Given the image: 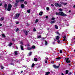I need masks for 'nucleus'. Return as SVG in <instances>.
<instances>
[{
  "instance_id": "1",
  "label": "nucleus",
  "mask_w": 75,
  "mask_h": 75,
  "mask_svg": "<svg viewBox=\"0 0 75 75\" xmlns=\"http://www.w3.org/2000/svg\"><path fill=\"white\" fill-rule=\"evenodd\" d=\"M8 8H7V11H11V8H12V5L11 4H9L8 5Z\"/></svg>"
},
{
  "instance_id": "2",
  "label": "nucleus",
  "mask_w": 75,
  "mask_h": 75,
  "mask_svg": "<svg viewBox=\"0 0 75 75\" xmlns=\"http://www.w3.org/2000/svg\"><path fill=\"white\" fill-rule=\"evenodd\" d=\"M20 15V14L17 13L14 16L13 18L15 19H17L19 17V16Z\"/></svg>"
},
{
  "instance_id": "3",
  "label": "nucleus",
  "mask_w": 75,
  "mask_h": 75,
  "mask_svg": "<svg viewBox=\"0 0 75 75\" xmlns=\"http://www.w3.org/2000/svg\"><path fill=\"white\" fill-rule=\"evenodd\" d=\"M54 6L57 7H61L62 6V5L61 4L59 5L58 3H56L54 4Z\"/></svg>"
},
{
  "instance_id": "4",
  "label": "nucleus",
  "mask_w": 75,
  "mask_h": 75,
  "mask_svg": "<svg viewBox=\"0 0 75 75\" xmlns=\"http://www.w3.org/2000/svg\"><path fill=\"white\" fill-rule=\"evenodd\" d=\"M23 31L25 35H28V33H29V31H27V30H23Z\"/></svg>"
},
{
  "instance_id": "5",
  "label": "nucleus",
  "mask_w": 75,
  "mask_h": 75,
  "mask_svg": "<svg viewBox=\"0 0 75 75\" xmlns=\"http://www.w3.org/2000/svg\"><path fill=\"white\" fill-rule=\"evenodd\" d=\"M65 59L66 60V62L67 63H70L71 62V61H70V60H69V58H65Z\"/></svg>"
},
{
  "instance_id": "6",
  "label": "nucleus",
  "mask_w": 75,
  "mask_h": 75,
  "mask_svg": "<svg viewBox=\"0 0 75 75\" xmlns=\"http://www.w3.org/2000/svg\"><path fill=\"white\" fill-rule=\"evenodd\" d=\"M53 67L54 68L56 69L57 68H59V66H56V65H53Z\"/></svg>"
},
{
  "instance_id": "7",
  "label": "nucleus",
  "mask_w": 75,
  "mask_h": 75,
  "mask_svg": "<svg viewBox=\"0 0 75 75\" xmlns=\"http://www.w3.org/2000/svg\"><path fill=\"white\" fill-rule=\"evenodd\" d=\"M59 16H63L64 14V12H59Z\"/></svg>"
},
{
  "instance_id": "8",
  "label": "nucleus",
  "mask_w": 75,
  "mask_h": 75,
  "mask_svg": "<svg viewBox=\"0 0 75 75\" xmlns=\"http://www.w3.org/2000/svg\"><path fill=\"white\" fill-rule=\"evenodd\" d=\"M4 8L6 10H7V5L6 4H4Z\"/></svg>"
},
{
  "instance_id": "9",
  "label": "nucleus",
  "mask_w": 75,
  "mask_h": 75,
  "mask_svg": "<svg viewBox=\"0 0 75 75\" xmlns=\"http://www.w3.org/2000/svg\"><path fill=\"white\" fill-rule=\"evenodd\" d=\"M43 13V12L42 11H40L39 13V14L40 16H42V14Z\"/></svg>"
},
{
  "instance_id": "10",
  "label": "nucleus",
  "mask_w": 75,
  "mask_h": 75,
  "mask_svg": "<svg viewBox=\"0 0 75 75\" xmlns=\"http://www.w3.org/2000/svg\"><path fill=\"white\" fill-rule=\"evenodd\" d=\"M4 20V17L3 16L1 18L0 21H3Z\"/></svg>"
},
{
  "instance_id": "11",
  "label": "nucleus",
  "mask_w": 75,
  "mask_h": 75,
  "mask_svg": "<svg viewBox=\"0 0 75 75\" xmlns=\"http://www.w3.org/2000/svg\"><path fill=\"white\" fill-rule=\"evenodd\" d=\"M21 8H24L25 7V5H24V4H21Z\"/></svg>"
},
{
  "instance_id": "12",
  "label": "nucleus",
  "mask_w": 75,
  "mask_h": 75,
  "mask_svg": "<svg viewBox=\"0 0 75 75\" xmlns=\"http://www.w3.org/2000/svg\"><path fill=\"white\" fill-rule=\"evenodd\" d=\"M63 38H64L63 39V41H65V40H66V36L65 35L64 37H63Z\"/></svg>"
},
{
  "instance_id": "13",
  "label": "nucleus",
  "mask_w": 75,
  "mask_h": 75,
  "mask_svg": "<svg viewBox=\"0 0 75 75\" xmlns=\"http://www.w3.org/2000/svg\"><path fill=\"white\" fill-rule=\"evenodd\" d=\"M20 47L21 48V50H24V48H23V46L22 45L20 46Z\"/></svg>"
},
{
  "instance_id": "14",
  "label": "nucleus",
  "mask_w": 75,
  "mask_h": 75,
  "mask_svg": "<svg viewBox=\"0 0 75 75\" xmlns=\"http://www.w3.org/2000/svg\"><path fill=\"white\" fill-rule=\"evenodd\" d=\"M54 27L56 29V30H58V26H57V25H54Z\"/></svg>"
},
{
  "instance_id": "15",
  "label": "nucleus",
  "mask_w": 75,
  "mask_h": 75,
  "mask_svg": "<svg viewBox=\"0 0 75 75\" xmlns=\"http://www.w3.org/2000/svg\"><path fill=\"white\" fill-rule=\"evenodd\" d=\"M65 72H66V73H65L66 74H68V72H69V70H66L65 71Z\"/></svg>"
},
{
  "instance_id": "16",
  "label": "nucleus",
  "mask_w": 75,
  "mask_h": 75,
  "mask_svg": "<svg viewBox=\"0 0 75 75\" xmlns=\"http://www.w3.org/2000/svg\"><path fill=\"white\" fill-rule=\"evenodd\" d=\"M14 6L15 7H17V6H18V3H17V2H16L14 4Z\"/></svg>"
},
{
  "instance_id": "17",
  "label": "nucleus",
  "mask_w": 75,
  "mask_h": 75,
  "mask_svg": "<svg viewBox=\"0 0 75 75\" xmlns=\"http://www.w3.org/2000/svg\"><path fill=\"white\" fill-rule=\"evenodd\" d=\"M50 74V71H47L45 75H49Z\"/></svg>"
},
{
  "instance_id": "18",
  "label": "nucleus",
  "mask_w": 75,
  "mask_h": 75,
  "mask_svg": "<svg viewBox=\"0 0 75 75\" xmlns=\"http://www.w3.org/2000/svg\"><path fill=\"white\" fill-rule=\"evenodd\" d=\"M31 9H29L28 10H27V12L28 13H30L31 12L30 11H31Z\"/></svg>"
},
{
  "instance_id": "19",
  "label": "nucleus",
  "mask_w": 75,
  "mask_h": 75,
  "mask_svg": "<svg viewBox=\"0 0 75 75\" xmlns=\"http://www.w3.org/2000/svg\"><path fill=\"white\" fill-rule=\"evenodd\" d=\"M61 4H63V5H67V3H64L63 2H61Z\"/></svg>"
},
{
  "instance_id": "20",
  "label": "nucleus",
  "mask_w": 75,
  "mask_h": 75,
  "mask_svg": "<svg viewBox=\"0 0 75 75\" xmlns=\"http://www.w3.org/2000/svg\"><path fill=\"white\" fill-rule=\"evenodd\" d=\"M35 46L34 45H33L32 47V49H35Z\"/></svg>"
},
{
  "instance_id": "21",
  "label": "nucleus",
  "mask_w": 75,
  "mask_h": 75,
  "mask_svg": "<svg viewBox=\"0 0 75 75\" xmlns=\"http://www.w3.org/2000/svg\"><path fill=\"white\" fill-rule=\"evenodd\" d=\"M56 40H58L59 39V37L57 36L56 38Z\"/></svg>"
},
{
  "instance_id": "22",
  "label": "nucleus",
  "mask_w": 75,
  "mask_h": 75,
  "mask_svg": "<svg viewBox=\"0 0 75 75\" xmlns=\"http://www.w3.org/2000/svg\"><path fill=\"white\" fill-rule=\"evenodd\" d=\"M45 45H47V44H48V42H47V41L46 40H45Z\"/></svg>"
},
{
  "instance_id": "23",
  "label": "nucleus",
  "mask_w": 75,
  "mask_h": 75,
  "mask_svg": "<svg viewBox=\"0 0 75 75\" xmlns=\"http://www.w3.org/2000/svg\"><path fill=\"white\" fill-rule=\"evenodd\" d=\"M14 54L16 55H17L18 54V53H17V51H15L14 52Z\"/></svg>"
},
{
  "instance_id": "24",
  "label": "nucleus",
  "mask_w": 75,
  "mask_h": 75,
  "mask_svg": "<svg viewBox=\"0 0 75 75\" xmlns=\"http://www.w3.org/2000/svg\"><path fill=\"white\" fill-rule=\"evenodd\" d=\"M38 60V59L37 58H34V61H37Z\"/></svg>"
},
{
  "instance_id": "25",
  "label": "nucleus",
  "mask_w": 75,
  "mask_h": 75,
  "mask_svg": "<svg viewBox=\"0 0 75 75\" xmlns=\"http://www.w3.org/2000/svg\"><path fill=\"white\" fill-rule=\"evenodd\" d=\"M55 21H51L50 22V23H51V24H53V23H55Z\"/></svg>"
},
{
  "instance_id": "26",
  "label": "nucleus",
  "mask_w": 75,
  "mask_h": 75,
  "mask_svg": "<svg viewBox=\"0 0 75 75\" xmlns=\"http://www.w3.org/2000/svg\"><path fill=\"white\" fill-rule=\"evenodd\" d=\"M35 65V64H34V63L32 64L31 67L32 68H33V67H34Z\"/></svg>"
},
{
  "instance_id": "27",
  "label": "nucleus",
  "mask_w": 75,
  "mask_h": 75,
  "mask_svg": "<svg viewBox=\"0 0 75 75\" xmlns=\"http://www.w3.org/2000/svg\"><path fill=\"white\" fill-rule=\"evenodd\" d=\"M61 59V58L60 57L56 58V59Z\"/></svg>"
},
{
  "instance_id": "28",
  "label": "nucleus",
  "mask_w": 75,
  "mask_h": 75,
  "mask_svg": "<svg viewBox=\"0 0 75 75\" xmlns=\"http://www.w3.org/2000/svg\"><path fill=\"white\" fill-rule=\"evenodd\" d=\"M28 50H32V47H28Z\"/></svg>"
},
{
  "instance_id": "29",
  "label": "nucleus",
  "mask_w": 75,
  "mask_h": 75,
  "mask_svg": "<svg viewBox=\"0 0 75 75\" xmlns=\"http://www.w3.org/2000/svg\"><path fill=\"white\" fill-rule=\"evenodd\" d=\"M12 44H13V43H12L11 42L9 43V46H10V47H11Z\"/></svg>"
},
{
  "instance_id": "30",
  "label": "nucleus",
  "mask_w": 75,
  "mask_h": 75,
  "mask_svg": "<svg viewBox=\"0 0 75 75\" xmlns=\"http://www.w3.org/2000/svg\"><path fill=\"white\" fill-rule=\"evenodd\" d=\"M38 19H37L36 20V21H35V23H37V22H38Z\"/></svg>"
},
{
  "instance_id": "31",
  "label": "nucleus",
  "mask_w": 75,
  "mask_h": 75,
  "mask_svg": "<svg viewBox=\"0 0 75 75\" xmlns=\"http://www.w3.org/2000/svg\"><path fill=\"white\" fill-rule=\"evenodd\" d=\"M63 16H65V17H66V16H67V14L64 13Z\"/></svg>"
},
{
  "instance_id": "32",
  "label": "nucleus",
  "mask_w": 75,
  "mask_h": 75,
  "mask_svg": "<svg viewBox=\"0 0 75 75\" xmlns=\"http://www.w3.org/2000/svg\"><path fill=\"white\" fill-rule=\"evenodd\" d=\"M2 36L3 37H4V38H5V37H6V36L4 34H2Z\"/></svg>"
},
{
  "instance_id": "33",
  "label": "nucleus",
  "mask_w": 75,
  "mask_h": 75,
  "mask_svg": "<svg viewBox=\"0 0 75 75\" xmlns=\"http://www.w3.org/2000/svg\"><path fill=\"white\" fill-rule=\"evenodd\" d=\"M19 1L20 0H16V3H18Z\"/></svg>"
},
{
  "instance_id": "34",
  "label": "nucleus",
  "mask_w": 75,
  "mask_h": 75,
  "mask_svg": "<svg viewBox=\"0 0 75 75\" xmlns=\"http://www.w3.org/2000/svg\"><path fill=\"white\" fill-rule=\"evenodd\" d=\"M18 31H19V29L18 28H17L16 30V32H18Z\"/></svg>"
},
{
  "instance_id": "35",
  "label": "nucleus",
  "mask_w": 75,
  "mask_h": 75,
  "mask_svg": "<svg viewBox=\"0 0 75 75\" xmlns=\"http://www.w3.org/2000/svg\"><path fill=\"white\" fill-rule=\"evenodd\" d=\"M41 38V35L38 36V38Z\"/></svg>"
},
{
  "instance_id": "36",
  "label": "nucleus",
  "mask_w": 75,
  "mask_h": 75,
  "mask_svg": "<svg viewBox=\"0 0 75 75\" xmlns=\"http://www.w3.org/2000/svg\"><path fill=\"white\" fill-rule=\"evenodd\" d=\"M16 24H19V22H18V21H16Z\"/></svg>"
},
{
  "instance_id": "37",
  "label": "nucleus",
  "mask_w": 75,
  "mask_h": 75,
  "mask_svg": "<svg viewBox=\"0 0 75 75\" xmlns=\"http://www.w3.org/2000/svg\"><path fill=\"white\" fill-rule=\"evenodd\" d=\"M56 13L57 16H58H58H59V13H58V12H56Z\"/></svg>"
},
{
  "instance_id": "38",
  "label": "nucleus",
  "mask_w": 75,
  "mask_h": 75,
  "mask_svg": "<svg viewBox=\"0 0 75 75\" xmlns=\"http://www.w3.org/2000/svg\"><path fill=\"white\" fill-rule=\"evenodd\" d=\"M24 3L25 4H27V1H25Z\"/></svg>"
},
{
  "instance_id": "39",
  "label": "nucleus",
  "mask_w": 75,
  "mask_h": 75,
  "mask_svg": "<svg viewBox=\"0 0 75 75\" xmlns=\"http://www.w3.org/2000/svg\"><path fill=\"white\" fill-rule=\"evenodd\" d=\"M12 41L13 42L15 41V39H14V38H13L12 39Z\"/></svg>"
},
{
  "instance_id": "40",
  "label": "nucleus",
  "mask_w": 75,
  "mask_h": 75,
  "mask_svg": "<svg viewBox=\"0 0 75 75\" xmlns=\"http://www.w3.org/2000/svg\"><path fill=\"white\" fill-rule=\"evenodd\" d=\"M11 65H13V66L14 65V64L13 63H11Z\"/></svg>"
},
{
  "instance_id": "41",
  "label": "nucleus",
  "mask_w": 75,
  "mask_h": 75,
  "mask_svg": "<svg viewBox=\"0 0 75 75\" xmlns=\"http://www.w3.org/2000/svg\"><path fill=\"white\" fill-rule=\"evenodd\" d=\"M32 54V52H30V53H29V55H31Z\"/></svg>"
},
{
  "instance_id": "42",
  "label": "nucleus",
  "mask_w": 75,
  "mask_h": 75,
  "mask_svg": "<svg viewBox=\"0 0 75 75\" xmlns=\"http://www.w3.org/2000/svg\"><path fill=\"white\" fill-rule=\"evenodd\" d=\"M55 20V18H52L51 19V20Z\"/></svg>"
},
{
  "instance_id": "43",
  "label": "nucleus",
  "mask_w": 75,
  "mask_h": 75,
  "mask_svg": "<svg viewBox=\"0 0 75 75\" xmlns=\"http://www.w3.org/2000/svg\"><path fill=\"white\" fill-rule=\"evenodd\" d=\"M71 74H72V72H69V75H71Z\"/></svg>"
},
{
  "instance_id": "44",
  "label": "nucleus",
  "mask_w": 75,
  "mask_h": 75,
  "mask_svg": "<svg viewBox=\"0 0 75 75\" xmlns=\"http://www.w3.org/2000/svg\"><path fill=\"white\" fill-rule=\"evenodd\" d=\"M33 31H36V29H35V28H34L33 29Z\"/></svg>"
},
{
  "instance_id": "45",
  "label": "nucleus",
  "mask_w": 75,
  "mask_h": 75,
  "mask_svg": "<svg viewBox=\"0 0 75 75\" xmlns=\"http://www.w3.org/2000/svg\"><path fill=\"white\" fill-rule=\"evenodd\" d=\"M57 34H59V35H60V34H59V32H58V31H57Z\"/></svg>"
},
{
  "instance_id": "46",
  "label": "nucleus",
  "mask_w": 75,
  "mask_h": 75,
  "mask_svg": "<svg viewBox=\"0 0 75 75\" xmlns=\"http://www.w3.org/2000/svg\"><path fill=\"white\" fill-rule=\"evenodd\" d=\"M46 9L47 10H50V8H49V7L47 8Z\"/></svg>"
},
{
  "instance_id": "47",
  "label": "nucleus",
  "mask_w": 75,
  "mask_h": 75,
  "mask_svg": "<svg viewBox=\"0 0 75 75\" xmlns=\"http://www.w3.org/2000/svg\"><path fill=\"white\" fill-rule=\"evenodd\" d=\"M57 42H58V43H60V40H57Z\"/></svg>"
},
{
  "instance_id": "48",
  "label": "nucleus",
  "mask_w": 75,
  "mask_h": 75,
  "mask_svg": "<svg viewBox=\"0 0 75 75\" xmlns=\"http://www.w3.org/2000/svg\"><path fill=\"white\" fill-rule=\"evenodd\" d=\"M59 52L60 53H62V50H60Z\"/></svg>"
},
{
  "instance_id": "49",
  "label": "nucleus",
  "mask_w": 75,
  "mask_h": 75,
  "mask_svg": "<svg viewBox=\"0 0 75 75\" xmlns=\"http://www.w3.org/2000/svg\"><path fill=\"white\" fill-rule=\"evenodd\" d=\"M20 1H22V2H23V1H24V0H20Z\"/></svg>"
},
{
  "instance_id": "50",
  "label": "nucleus",
  "mask_w": 75,
  "mask_h": 75,
  "mask_svg": "<svg viewBox=\"0 0 75 75\" xmlns=\"http://www.w3.org/2000/svg\"><path fill=\"white\" fill-rule=\"evenodd\" d=\"M1 69H3V68H4V67H3V66H1Z\"/></svg>"
},
{
  "instance_id": "51",
  "label": "nucleus",
  "mask_w": 75,
  "mask_h": 75,
  "mask_svg": "<svg viewBox=\"0 0 75 75\" xmlns=\"http://www.w3.org/2000/svg\"><path fill=\"white\" fill-rule=\"evenodd\" d=\"M2 4H3V3H1V4H0V6H1Z\"/></svg>"
},
{
  "instance_id": "52",
  "label": "nucleus",
  "mask_w": 75,
  "mask_h": 75,
  "mask_svg": "<svg viewBox=\"0 0 75 75\" xmlns=\"http://www.w3.org/2000/svg\"><path fill=\"white\" fill-rule=\"evenodd\" d=\"M45 18L48 19V16H47L45 17Z\"/></svg>"
},
{
  "instance_id": "53",
  "label": "nucleus",
  "mask_w": 75,
  "mask_h": 75,
  "mask_svg": "<svg viewBox=\"0 0 75 75\" xmlns=\"http://www.w3.org/2000/svg\"><path fill=\"white\" fill-rule=\"evenodd\" d=\"M54 4H51V6H52V7H54Z\"/></svg>"
},
{
  "instance_id": "54",
  "label": "nucleus",
  "mask_w": 75,
  "mask_h": 75,
  "mask_svg": "<svg viewBox=\"0 0 75 75\" xmlns=\"http://www.w3.org/2000/svg\"><path fill=\"white\" fill-rule=\"evenodd\" d=\"M59 11H62V9L61 8H60L59 9Z\"/></svg>"
},
{
  "instance_id": "55",
  "label": "nucleus",
  "mask_w": 75,
  "mask_h": 75,
  "mask_svg": "<svg viewBox=\"0 0 75 75\" xmlns=\"http://www.w3.org/2000/svg\"><path fill=\"white\" fill-rule=\"evenodd\" d=\"M21 45H23V42H21Z\"/></svg>"
},
{
  "instance_id": "56",
  "label": "nucleus",
  "mask_w": 75,
  "mask_h": 75,
  "mask_svg": "<svg viewBox=\"0 0 75 75\" xmlns=\"http://www.w3.org/2000/svg\"><path fill=\"white\" fill-rule=\"evenodd\" d=\"M30 44H28L27 45V47H30Z\"/></svg>"
},
{
  "instance_id": "57",
  "label": "nucleus",
  "mask_w": 75,
  "mask_h": 75,
  "mask_svg": "<svg viewBox=\"0 0 75 75\" xmlns=\"http://www.w3.org/2000/svg\"><path fill=\"white\" fill-rule=\"evenodd\" d=\"M1 26H2V24L1 23H0V27Z\"/></svg>"
},
{
  "instance_id": "58",
  "label": "nucleus",
  "mask_w": 75,
  "mask_h": 75,
  "mask_svg": "<svg viewBox=\"0 0 75 75\" xmlns=\"http://www.w3.org/2000/svg\"><path fill=\"white\" fill-rule=\"evenodd\" d=\"M47 60L45 61V63H47Z\"/></svg>"
},
{
  "instance_id": "59",
  "label": "nucleus",
  "mask_w": 75,
  "mask_h": 75,
  "mask_svg": "<svg viewBox=\"0 0 75 75\" xmlns=\"http://www.w3.org/2000/svg\"><path fill=\"white\" fill-rule=\"evenodd\" d=\"M73 7L74 8H75V5L73 6Z\"/></svg>"
},
{
  "instance_id": "60",
  "label": "nucleus",
  "mask_w": 75,
  "mask_h": 75,
  "mask_svg": "<svg viewBox=\"0 0 75 75\" xmlns=\"http://www.w3.org/2000/svg\"><path fill=\"white\" fill-rule=\"evenodd\" d=\"M27 25L28 26V25H29V24H28V23H27Z\"/></svg>"
},
{
  "instance_id": "61",
  "label": "nucleus",
  "mask_w": 75,
  "mask_h": 75,
  "mask_svg": "<svg viewBox=\"0 0 75 75\" xmlns=\"http://www.w3.org/2000/svg\"><path fill=\"white\" fill-rule=\"evenodd\" d=\"M44 39H45V38H42V40H44Z\"/></svg>"
},
{
  "instance_id": "62",
  "label": "nucleus",
  "mask_w": 75,
  "mask_h": 75,
  "mask_svg": "<svg viewBox=\"0 0 75 75\" xmlns=\"http://www.w3.org/2000/svg\"><path fill=\"white\" fill-rule=\"evenodd\" d=\"M52 44H55V42H53V43H52Z\"/></svg>"
},
{
  "instance_id": "63",
  "label": "nucleus",
  "mask_w": 75,
  "mask_h": 75,
  "mask_svg": "<svg viewBox=\"0 0 75 75\" xmlns=\"http://www.w3.org/2000/svg\"><path fill=\"white\" fill-rule=\"evenodd\" d=\"M61 74L62 75H64V73H62Z\"/></svg>"
},
{
  "instance_id": "64",
  "label": "nucleus",
  "mask_w": 75,
  "mask_h": 75,
  "mask_svg": "<svg viewBox=\"0 0 75 75\" xmlns=\"http://www.w3.org/2000/svg\"><path fill=\"white\" fill-rule=\"evenodd\" d=\"M23 71H21V73H23Z\"/></svg>"
}]
</instances>
